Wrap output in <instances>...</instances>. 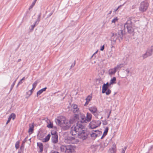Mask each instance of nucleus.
Masks as SVG:
<instances>
[{
  "instance_id": "obj_56",
  "label": "nucleus",
  "mask_w": 153,
  "mask_h": 153,
  "mask_svg": "<svg viewBox=\"0 0 153 153\" xmlns=\"http://www.w3.org/2000/svg\"><path fill=\"white\" fill-rule=\"evenodd\" d=\"M41 13H40L38 16V18H39L40 19V17H41Z\"/></svg>"
},
{
  "instance_id": "obj_12",
  "label": "nucleus",
  "mask_w": 153,
  "mask_h": 153,
  "mask_svg": "<svg viewBox=\"0 0 153 153\" xmlns=\"http://www.w3.org/2000/svg\"><path fill=\"white\" fill-rule=\"evenodd\" d=\"M88 109L95 116H97V109L96 107L93 106L89 107Z\"/></svg>"
},
{
  "instance_id": "obj_30",
  "label": "nucleus",
  "mask_w": 153,
  "mask_h": 153,
  "mask_svg": "<svg viewBox=\"0 0 153 153\" xmlns=\"http://www.w3.org/2000/svg\"><path fill=\"white\" fill-rule=\"evenodd\" d=\"M9 117L11 119H12L13 120L15 118L16 115L15 114L12 113L9 116Z\"/></svg>"
},
{
  "instance_id": "obj_28",
  "label": "nucleus",
  "mask_w": 153,
  "mask_h": 153,
  "mask_svg": "<svg viewBox=\"0 0 153 153\" xmlns=\"http://www.w3.org/2000/svg\"><path fill=\"white\" fill-rule=\"evenodd\" d=\"M51 137V135L50 134H48L45 137V138L44 139V141H43V142H46L48 141Z\"/></svg>"
},
{
  "instance_id": "obj_36",
  "label": "nucleus",
  "mask_w": 153,
  "mask_h": 153,
  "mask_svg": "<svg viewBox=\"0 0 153 153\" xmlns=\"http://www.w3.org/2000/svg\"><path fill=\"white\" fill-rule=\"evenodd\" d=\"M19 141H17L15 144V147L17 149H18L19 147Z\"/></svg>"
},
{
  "instance_id": "obj_3",
  "label": "nucleus",
  "mask_w": 153,
  "mask_h": 153,
  "mask_svg": "<svg viewBox=\"0 0 153 153\" xmlns=\"http://www.w3.org/2000/svg\"><path fill=\"white\" fill-rule=\"evenodd\" d=\"M85 130L84 126L79 121L71 128L70 133L72 135H75Z\"/></svg>"
},
{
  "instance_id": "obj_38",
  "label": "nucleus",
  "mask_w": 153,
  "mask_h": 153,
  "mask_svg": "<svg viewBox=\"0 0 153 153\" xmlns=\"http://www.w3.org/2000/svg\"><path fill=\"white\" fill-rule=\"evenodd\" d=\"M111 91L110 89H108L106 92L105 91V92L106 95H108L111 93Z\"/></svg>"
},
{
  "instance_id": "obj_24",
  "label": "nucleus",
  "mask_w": 153,
  "mask_h": 153,
  "mask_svg": "<svg viewBox=\"0 0 153 153\" xmlns=\"http://www.w3.org/2000/svg\"><path fill=\"white\" fill-rule=\"evenodd\" d=\"M37 146L40 149V152H41L43 150V145L41 143H37Z\"/></svg>"
},
{
  "instance_id": "obj_43",
  "label": "nucleus",
  "mask_w": 153,
  "mask_h": 153,
  "mask_svg": "<svg viewBox=\"0 0 153 153\" xmlns=\"http://www.w3.org/2000/svg\"><path fill=\"white\" fill-rule=\"evenodd\" d=\"M11 120V119L10 118H9H9H8V120L6 123V125H7L8 123H9L10 122Z\"/></svg>"
},
{
  "instance_id": "obj_47",
  "label": "nucleus",
  "mask_w": 153,
  "mask_h": 153,
  "mask_svg": "<svg viewBox=\"0 0 153 153\" xmlns=\"http://www.w3.org/2000/svg\"><path fill=\"white\" fill-rule=\"evenodd\" d=\"M40 19L39 18H38L37 19L36 21L35 22V24H36L37 22H38V23H39L40 21Z\"/></svg>"
},
{
  "instance_id": "obj_11",
  "label": "nucleus",
  "mask_w": 153,
  "mask_h": 153,
  "mask_svg": "<svg viewBox=\"0 0 153 153\" xmlns=\"http://www.w3.org/2000/svg\"><path fill=\"white\" fill-rule=\"evenodd\" d=\"M72 110L73 112L75 114L80 112L79 110L77 105L75 104H73L71 105Z\"/></svg>"
},
{
  "instance_id": "obj_23",
  "label": "nucleus",
  "mask_w": 153,
  "mask_h": 153,
  "mask_svg": "<svg viewBox=\"0 0 153 153\" xmlns=\"http://www.w3.org/2000/svg\"><path fill=\"white\" fill-rule=\"evenodd\" d=\"M46 87L44 88H43L41 90H40L39 91H38L37 93V96H38L40 95L42 93L45 91L47 89Z\"/></svg>"
},
{
  "instance_id": "obj_62",
  "label": "nucleus",
  "mask_w": 153,
  "mask_h": 153,
  "mask_svg": "<svg viewBox=\"0 0 153 153\" xmlns=\"http://www.w3.org/2000/svg\"><path fill=\"white\" fill-rule=\"evenodd\" d=\"M19 85H18V84L17 85V86H18Z\"/></svg>"
},
{
  "instance_id": "obj_20",
  "label": "nucleus",
  "mask_w": 153,
  "mask_h": 153,
  "mask_svg": "<svg viewBox=\"0 0 153 153\" xmlns=\"http://www.w3.org/2000/svg\"><path fill=\"white\" fill-rule=\"evenodd\" d=\"M99 131L98 130H96L91 132L90 133L91 137L94 138H95L96 137L97 135V134L96 133L98 132Z\"/></svg>"
},
{
  "instance_id": "obj_31",
  "label": "nucleus",
  "mask_w": 153,
  "mask_h": 153,
  "mask_svg": "<svg viewBox=\"0 0 153 153\" xmlns=\"http://www.w3.org/2000/svg\"><path fill=\"white\" fill-rule=\"evenodd\" d=\"M37 0H34V2H33L31 5L29 7V9L30 10V9H31L32 8H33V6L34 5L36 1H37Z\"/></svg>"
},
{
  "instance_id": "obj_26",
  "label": "nucleus",
  "mask_w": 153,
  "mask_h": 153,
  "mask_svg": "<svg viewBox=\"0 0 153 153\" xmlns=\"http://www.w3.org/2000/svg\"><path fill=\"white\" fill-rule=\"evenodd\" d=\"M108 127H106L105 128L104 130V131L103 133V134L101 137V139L103 138L104 137H105V136L107 135L108 132Z\"/></svg>"
},
{
  "instance_id": "obj_21",
  "label": "nucleus",
  "mask_w": 153,
  "mask_h": 153,
  "mask_svg": "<svg viewBox=\"0 0 153 153\" xmlns=\"http://www.w3.org/2000/svg\"><path fill=\"white\" fill-rule=\"evenodd\" d=\"M92 118L91 114L89 113H87L86 118V121L89 122L91 120Z\"/></svg>"
},
{
  "instance_id": "obj_40",
  "label": "nucleus",
  "mask_w": 153,
  "mask_h": 153,
  "mask_svg": "<svg viewBox=\"0 0 153 153\" xmlns=\"http://www.w3.org/2000/svg\"><path fill=\"white\" fill-rule=\"evenodd\" d=\"M47 127L48 128H52L53 127V124L51 123H50V124H48L47 126Z\"/></svg>"
},
{
  "instance_id": "obj_58",
  "label": "nucleus",
  "mask_w": 153,
  "mask_h": 153,
  "mask_svg": "<svg viewBox=\"0 0 153 153\" xmlns=\"http://www.w3.org/2000/svg\"><path fill=\"white\" fill-rule=\"evenodd\" d=\"M105 84L106 85V86H108V87L109 84H108V82H107L106 84Z\"/></svg>"
},
{
  "instance_id": "obj_15",
  "label": "nucleus",
  "mask_w": 153,
  "mask_h": 153,
  "mask_svg": "<svg viewBox=\"0 0 153 153\" xmlns=\"http://www.w3.org/2000/svg\"><path fill=\"white\" fill-rule=\"evenodd\" d=\"M116 146L115 144H113L112 146L109 149V152L110 153H116Z\"/></svg>"
},
{
  "instance_id": "obj_60",
  "label": "nucleus",
  "mask_w": 153,
  "mask_h": 153,
  "mask_svg": "<svg viewBox=\"0 0 153 153\" xmlns=\"http://www.w3.org/2000/svg\"><path fill=\"white\" fill-rule=\"evenodd\" d=\"M21 59H19L18 60V62H19L20 61H21Z\"/></svg>"
},
{
  "instance_id": "obj_33",
  "label": "nucleus",
  "mask_w": 153,
  "mask_h": 153,
  "mask_svg": "<svg viewBox=\"0 0 153 153\" xmlns=\"http://www.w3.org/2000/svg\"><path fill=\"white\" fill-rule=\"evenodd\" d=\"M37 84V82L36 81L33 84V88L32 89H34L36 87Z\"/></svg>"
},
{
  "instance_id": "obj_27",
  "label": "nucleus",
  "mask_w": 153,
  "mask_h": 153,
  "mask_svg": "<svg viewBox=\"0 0 153 153\" xmlns=\"http://www.w3.org/2000/svg\"><path fill=\"white\" fill-rule=\"evenodd\" d=\"M123 66V64H118L114 68L117 71L119 69L121 68Z\"/></svg>"
},
{
  "instance_id": "obj_39",
  "label": "nucleus",
  "mask_w": 153,
  "mask_h": 153,
  "mask_svg": "<svg viewBox=\"0 0 153 153\" xmlns=\"http://www.w3.org/2000/svg\"><path fill=\"white\" fill-rule=\"evenodd\" d=\"M127 149V147L125 146L124 148H123L122 149L121 153H125V151Z\"/></svg>"
},
{
  "instance_id": "obj_5",
  "label": "nucleus",
  "mask_w": 153,
  "mask_h": 153,
  "mask_svg": "<svg viewBox=\"0 0 153 153\" xmlns=\"http://www.w3.org/2000/svg\"><path fill=\"white\" fill-rule=\"evenodd\" d=\"M60 149L61 152L65 153H72L74 151V147L71 145L61 146Z\"/></svg>"
},
{
  "instance_id": "obj_9",
  "label": "nucleus",
  "mask_w": 153,
  "mask_h": 153,
  "mask_svg": "<svg viewBox=\"0 0 153 153\" xmlns=\"http://www.w3.org/2000/svg\"><path fill=\"white\" fill-rule=\"evenodd\" d=\"M101 123L100 120H93L90 124V127L91 129L94 128L99 126Z\"/></svg>"
},
{
  "instance_id": "obj_45",
  "label": "nucleus",
  "mask_w": 153,
  "mask_h": 153,
  "mask_svg": "<svg viewBox=\"0 0 153 153\" xmlns=\"http://www.w3.org/2000/svg\"><path fill=\"white\" fill-rule=\"evenodd\" d=\"M104 45H103L101 47V48L100 49V50L101 51H102L104 50Z\"/></svg>"
},
{
  "instance_id": "obj_22",
  "label": "nucleus",
  "mask_w": 153,
  "mask_h": 153,
  "mask_svg": "<svg viewBox=\"0 0 153 153\" xmlns=\"http://www.w3.org/2000/svg\"><path fill=\"white\" fill-rule=\"evenodd\" d=\"M108 87L106 86L105 84H104L102 87V93H105V91H107V89L108 88Z\"/></svg>"
},
{
  "instance_id": "obj_18",
  "label": "nucleus",
  "mask_w": 153,
  "mask_h": 153,
  "mask_svg": "<svg viewBox=\"0 0 153 153\" xmlns=\"http://www.w3.org/2000/svg\"><path fill=\"white\" fill-rule=\"evenodd\" d=\"M108 141L107 140H105L104 142H102L100 144V147L103 149H104L108 146Z\"/></svg>"
},
{
  "instance_id": "obj_4",
  "label": "nucleus",
  "mask_w": 153,
  "mask_h": 153,
  "mask_svg": "<svg viewBox=\"0 0 153 153\" xmlns=\"http://www.w3.org/2000/svg\"><path fill=\"white\" fill-rule=\"evenodd\" d=\"M134 18L132 17H129L126 23L125 24L124 26L123 25H120L119 26H121L124 27V31L126 34L125 28H127L128 32L131 34L133 33L134 31V28L133 26L132 22V20Z\"/></svg>"
},
{
  "instance_id": "obj_63",
  "label": "nucleus",
  "mask_w": 153,
  "mask_h": 153,
  "mask_svg": "<svg viewBox=\"0 0 153 153\" xmlns=\"http://www.w3.org/2000/svg\"><path fill=\"white\" fill-rule=\"evenodd\" d=\"M18 153H19V152H18Z\"/></svg>"
},
{
  "instance_id": "obj_54",
  "label": "nucleus",
  "mask_w": 153,
  "mask_h": 153,
  "mask_svg": "<svg viewBox=\"0 0 153 153\" xmlns=\"http://www.w3.org/2000/svg\"><path fill=\"white\" fill-rule=\"evenodd\" d=\"M52 153H59V152L57 151H54V152H52Z\"/></svg>"
},
{
  "instance_id": "obj_37",
  "label": "nucleus",
  "mask_w": 153,
  "mask_h": 153,
  "mask_svg": "<svg viewBox=\"0 0 153 153\" xmlns=\"http://www.w3.org/2000/svg\"><path fill=\"white\" fill-rule=\"evenodd\" d=\"M109 55L108 56V57L109 56L110 57H111L112 56V55L113 54L112 49H111V51L109 52Z\"/></svg>"
},
{
  "instance_id": "obj_25",
  "label": "nucleus",
  "mask_w": 153,
  "mask_h": 153,
  "mask_svg": "<svg viewBox=\"0 0 153 153\" xmlns=\"http://www.w3.org/2000/svg\"><path fill=\"white\" fill-rule=\"evenodd\" d=\"M116 78L115 77H114L113 78L111 79L110 80L109 85H110L116 83Z\"/></svg>"
},
{
  "instance_id": "obj_57",
  "label": "nucleus",
  "mask_w": 153,
  "mask_h": 153,
  "mask_svg": "<svg viewBox=\"0 0 153 153\" xmlns=\"http://www.w3.org/2000/svg\"><path fill=\"white\" fill-rule=\"evenodd\" d=\"M25 79V77H24L21 79V80H22V81L24 80Z\"/></svg>"
},
{
  "instance_id": "obj_16",
  "label": "nucleus",
  "mask_w": 153,
  "mask_h": 153,
  "mask_svg": "<svg viewBox=\"0 0 153 153\" xmlns=\"http://www.w3.org/2000/svg\"><path fill=\"white\" fill-rule=\"evenodd\" d=\"M52 142L53 143H56L58 142V135H54L52 136L51 137Z\"/></svg>"
},
{
  "instance_id": "obj_53",
  "label": "nucleus",
  "mask_w": 153,
  "mask_h": 153,
  "mask_svg": "<svg viewBox=\"0 0 153 153\" xmlns=\"http://www.w3.org/2000/svg\"><path fill=\"white\" fill-rule=\"evenodd\" d=\"M121 6V5H120V6H119L118 8L115 10V12H116L117 11V10H118V9H119V8Z\"/></svg>"
},
{
  "instance_id": "obj_48",
  "label": "nucleus",
  "mask_w": 153,
  "mask_h": 153,
  "mask_svg": "<svg viewBox=\"0 0 153 153\" xmlns=\"http://www.w3.org/2000/svg\"><path fill=\"white\" fill-rule=\"evenodd\" d=\"M23 83L22 82V81L21 80V79L20 80V81H19V83H18V85H19L20 84H22V83Z\"/></svg>"
},
{
  "instance_id": "obj_13",
  "label": "nucleus",
  "mask_w": 153,
  "mask_h": 153,
  "mask_svg": "<svg viewBox=\"0 0 153 153\" xmlns=\"http://www.w3.org/2000/svg\"><path fill=\"white\" fill-rule=\"evenodd\" d=\"M79 116L77 114H75L74 117L71 118L69 121L71 124L76 121L78 120L79 119Z\"/></svg>"
},
{
  "instance_id": "obj_14",
  "label": "nucleus",
  "mask_w": 153,
  "mask_h": 153,
  "mask_svg": "<svg viewBox=\"0 0 153 153\" xmlns=\"http://www.w3.org/2000/svg\"><path fill=\"white\" fill-rule=\"evenodd\" d=\"M34 124L33 123L29 125V128L28 132L30 134L33 133V129Z\"/></svg>"
},
{
  "instance_id": "obj_42",
  "label": "nucleus",
  "mask_w": 153,
  "mask_h": 153,
  "mask_svg": "<svg viewBox=\"0 0 153 153\" xmlns=\"http://www.w3.org/2000/svg\"><path fill=\"white\" fill-rule=\"evenodd\" d=\"M75 61H74V63H73L71 66L70 69H71L72 68H73L75 66Z\"/></svg>"
},
{
  "instance_id": "obj_34",
  "label": "nucleus",
  "mask_w": 153,
  "mask_h": 153,
  "mask_svg": "<svg viewBox=\"0 0 153 153\" xmlns=\"http://www.w3.org/2000/svg\"><path fill=\"white\" fill-rule=\"evenodd\" d=\"M16 82V80H15L13 82V84L11 85V88H10V92L12 91V89L13 88V87L15 85Z\"/></svg>"
},
{
  "instance_id": "obj_51",
  "label": "nucleus",
  "mask_w": 153,
  "mask_h": 153,
  "mask_svg": "<svg viewBox=\"0 0 153 153\" xmlns=\"http://www.w3.org/2000/svg\"><path fill=\"white\" fill-rule=\"evenodd\" d=\"M34 90V89H32V88L31 90H30V95H31L32 94V93L33 92V90Z\"/></svg>"
},
{
  "instance_id": "obj_46",
  "label": "nucleus",
  "mask_w": 153,
  "mask_h": 153,
  "mask_svg": "<svg viewBox=\"0 0 153 153\" xmlns=\"http://www.w3.org/2000/svg\"><path fill=\"white\" fill-rule=\"evenodd\" d=\"M89 101H87L86 100V102H85V105H84L85 106H86L88 104L89 102Z\"/></svg>"
},
{
  "instance_id": "obj_17",
  "label": "nucleus",
  "mask_w": 153,
  "mask_h": 153,
  "mask_svg": "<svg viewBox=\"0 0 153 153\" xmlns=\"http://www.w3.org/2000/svg\"><path fill=\"white\" fill-rule=\"evenodd\" d=\"M79 120H80L79 121L80 123H82L84 122H86V118L83 114H80V119H79Z\"/></svg>"
},
{
  "instance_id": "obj_61",
  "label": "nucleus",
  "mask_w": 153,
  "mask_h": 153,
  "mask_svg": "<svg viewBox=\"0 0 153 153\" xmlns=\"http://www.w3.org/2000/svg\"><path fill=\"white\" fill-rule=\"evenodd\" d=\"M94 54L93 55H94ZM93 56V55L92 56L91 58Z\"/></svg>"
},
{
  "instance_id": "obj_50",
  "label": "nucleus",
  "mask_w": 153,
  "mask_h": 153,
  "mask_svg": "<svg viewBox=\"0 0 153 153\" xmlns=\"http://www.w3.org/2000/svg\"><path fill=\"white\" fill-rule=\"evenodd\" d=\"M126 71L127 73V74H128L129 72V71L128 69H126Z\"/></svg>"
},
{
  "instance_id": "obj_52",
  "label": "nucleus",
  "mask_w": 153,
  "mask_h": 153,
  "mask_svg": "<svg viewBox=\"0 0 153 153\" xmlns=\"http://www.w3.org/2000/svg\"><path fill=\"white\" fill-rule=\"evenodd\" d=\"M114 45H111V48L112 49V48H114Z\"/></svg>"
},
{
  "instance_id": "obj_55",
  "label": "nucleus",
  "mask_w": 153,
  "mask_h": 153,
  "mask_svg": "<svg viewBox=\"0 0 153 153\" xmlns=\"http://www.w3.org/2000/svg\"><path fill=\"white\" fill-rule=\"evenodd\" d=\"M111 111H110V112H109V115H108V116L107 117V118H108L109 117L110 115V114H111Z\"/></svg>"
},
{
  "instance_id": "obj_44",
  "label": "nucleus",
  "mask_w": 153,
  "mask_h": 153,
  "mask_svg": "<svg viewBox=\"0 0 153 153\" xmlns=\"http://www.w3.org/2000/svg\"><path fill=\"white\" fill-rule=\"evenodd\" d=\"M111 45H114L116 42V41H114L113 40H111Z\"/></svg>"
},
{
  "instance_id": "obj_41",
  "label": "nucleus",
  "mask_w": 153,
  "mask_h": 153,
  "mask_svg": "<svg viewBox=\"0 0 153 153\" xmlns=\"http://www.w3.org/2000/svg\"><path fill=\"white\" fill-rule=\"evenodd\" d=\"M35 24H36L35 23L34 25H32L31 26V28H30V30H33L34 27L35 26Z\"/></svg>"
},
{
  "instance_id": "obj_6",
  "label": "nucleus",
  "mask_w": 153,
  "mask_h": 153,
  "mask_svg": "<svg viewBox=\"0 0 153 153\" xmlns=\"http://www.w3.org/2000/svg\"><path fill=\"white\" fill-rule=\"evenodd\" d=\"M149 6V3L147 1H143L140 3L139 7V10L141 12H145L147 10Z\"/></svg>"
},
{
  "instance_id": "obj_7",
  "label": "nucleus",
  "mask_w": 153,
  "mask_h": 153,
  "mask_svg": "<svg viewBox=\"0 0 153 153\" xmlns=\"http://www.w3.org/2000/svg\"><path fill=\"white\" fill-rule=\"evenodd\" d=\"M64 142L68 144H75L77 143L79 140L73 137H65Z\"/></svg>"
},
{
  "instance_id": "obj_29",
  "label": "nucleus",
  "mask_w": 153,
  "mask_h": 153,
  "mask_svg": "<svg viewBox=\"0 0 153 153\" xmlns=\"http://www.w3.org/2000/svg\"><path fill=\"white\" fill-rule=\"evenodd\" d=\"M118 20V19L117 17H115L112 19L111 21L112 24L114 23L115 24L116 22H117Z\"/></svg>"
},
{
  "instance_id": "obj_35",
  "label": "nucleus",
  "mask_w": 153,
  "mask_h": 153,
  "mask_svg": "<svg viewBox=\"0 0 153 153\" xmlns=\"http://www.w3.org/2000/svg\"><path fill=\"white\" fill-rule=\"evenodd\" d=\"M92 98V97L90 95H88L86 99V100L88 101H90Z\"/></svg>"
},
{
  "instance_id": "obj_8",
  "label": "nucleus",
  "mask_w": 153,
  "mask_h": 153,
  "mask_svg": "<svg viewBox=\"0 0 153 153\" xmlns=\"http://www.w3.org/2000/svg\"><path fill=\"white\" fill-rule=\"evenodd\" d=\"M79 138L82 140H85L88 137V133L86 130H84L77 134Z\"/></svg>"
},
{
  "instance_id": "obj_19",
  "label": "nucleus",
  "mask_w": 153,
  "mask_h": 153,
  "mask_svg": "<svg viewBox=\"0 0 153 153\" xmlns=\"http://www.w3.org/2000/svg\"><path fill=\"white\" fill-rule=\"evenodd\" d=\"M117 70L114 67L113 68L110 69L108 71V74L109 75L111 76L114 75L116 72Z\"/></svg>"
},
{
  "instance_id": "obj_10",
  "label": "nucleus",
  "mask_w": 153,
  "mask_h": 153,
  "mask_svg": "<svg viewBox=\"0 0 153 153\" xmlns=\"http://www.w3.org/2000/svg\"><path fill=\"white\" fill-rule=\"evenodd\" d=\"M153 49L150 48L146 52L143 54L142 57L143 59H144L148 56H150L152 54Z\"/></svg>"
},
{
  "instance_id": "obj_1",
  "label": "nucleus",
  "mask_w": 153,
  "mask_h": 153,
  "mask_svg": "<svg viewBox=\"0 0 153 153\" xmlns=\"http://www.w3.org/2000/svg\"><path fill=\"white\" fill-rule=\"evenodd\" d=\"M111 33L112 35L111 37V40H113L114 42L118 39L120 41V40L123 39V36L125 35L124 27L121 26H118L117 33Z\"/></svg>"
},
{
  "instance_id": "obj_32",
  "label": "nucleus",
  "mask_w": 153,
  "mask_h": 153,
  "mask_svg": "<svg viewBox=\"0 0 153 153\" xmlns=\"http://www.w3.org/2000/svg\"><path fill=\"white\" fill-rule=\"evenodd\" d=\"M51 134L52 136H53L54 135H57V133L56 130H53L51 131Z\"/></svg>"
},
{
  "instance_id": "obj_49",
  "label": "nucleus",
  "mask_w": 153,
  "mask_h": 153,
  "mask_svg": "<svg viewBox=\"0 0 153 153\" xmlns=\"http://www.w3.org/2000/svg\"><path fill=\"white\" fill-rule=\"evenodd\" d=\"M27 137H26L25 138V139L24 140H23V143H25L26 141H27Z\"/></svg>"
},
{
  "instance_id": "obj_2",
  "label": "nucleus",
  "mask_w": 153,
  "mask_h": 153,
  "mask_svg": "<svg viewBox=\"0 0 153 153\" xmlns=\"http://www.w3.org/2000/svg\"><path fill=\"white\" fill-rule=\"evenodd\" d=\"M55 122L57 124L62 126L65 129H68L71 126V123L70 121L62 116L57 117L55 119Z\"/></svg>"
},
{
  "instance_id": "obj_59",
  "label": "nucleus",
  "mask_w": 153,
  "mask_h": 153,
  "mask_svg": "<svg viewBox=\"0 0 153 153\" xmlns=\"http://www.w3.org/2000/svg\"><path fill=\"white\" fill-rule=\"evenodd\" d=\"M111 12H112V11H110L109 12V13H108V14H110L111 13Z\"/></svg>"
}]
</instances>
